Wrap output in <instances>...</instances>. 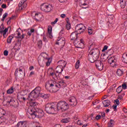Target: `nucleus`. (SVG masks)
<instances>
[{"instance_id": "1", "label": "nucleus", "mask_w": 127, "mask_h": 127, "mask_svg": "<svg viewBox=\"0 0 127 127\" xmlns=\"http://www.w3.org/2000/svg\"><path fill=\"white\" fill-rule=\"evenodd\" d=\"M41 88L37 87L35 88L29 94L28 97V100L30 101L29 102L30 106L27 110V115L31 116L32 119H35L36 117L42 118L44 116V112L42 110L38 108L35 109L34 107L37 106V103L34 101V100L37 99L38 97H40V92Z\"/></svg>"}, {"instance_id": "2", "label": "nucleus", "mask_w": 127, "mask_h": 127, "mask_svg": "<svg viewBox=\"0 0 127 127\" xmlns=\"http://www.w3.org/2000/svg\"><path fill=\"white\" fill-rule=\"evenodd\" d=\"M69 106L65 101H60L57 104L52 103H48L45 106V110L48 114L56 115L58 111L65 112L69 110Z\"/></svg>"}, {"instance_id": "3", "label": "nucleus", "mask_w": 127, "mask_h": 127, "mask_svg": "<svg viewBox=\"0 0 127 127\" xmlns=\"http://www.w3.org/2000/svg\"><path fill=\"white\" fill-rule=\"evenodd\" d=\"M44 61L47 62L46 65L48 66L50 65V64H51V63L52 62V59H51V58H48V55H47L46 53H42L39 56L38 59V62L40 66H43V64H44L43 61Z\"/></svg>"}, {"instance_id": "4", "label": "nucleus", "mask_w": 127, "mask_h": 127, "mask_svg": "<svg viewBox=\"0 0 127 127\" xmlns=\"http://www.w3.org/2000/svg\"><path fill=\"white\" fill-rule=\"evenodd\" d=\"M45 87L46 89H50V92L52 93H56L59 91V83H57L53 80H51L46 83Z\"/></svg>"}, {"instance_id": "5", "label": "nucleus", "mask_w": 127, "mask_h": 127, "mask_svg": "<svg viewBox=\"0 0 127 127\" xmlns=\"http://www.w3.org/2000/svg\"><path fill=\"white\" fill-rule=\"evenodd\" d=\"M92 46H93V45H91L89 47V50H90L89 54L92 55L95 58V59H99V58L100 57V50L98 49H92Z\"/></svg>"}, {"instance_id": "6", "label": "nucleus", "mask_w": 127, "mask_h": 127, "mask_svg": "<svg viewBox=\"0 0 127 127\" xmlns=\"http://www.w3.org/2000/svg\"><path fill=\"white\" fill-rule=\"evenodd\" d=\"M41 10L45 12H50L53 9V6L50 4L44 3L40 6Z\"/></svg>"}, {"instance_id": "7", "label": "nucleus", "mask_w": 127, "mask_h": 127, "mask_svg": "<svg viewBox=\"0 0 127 127\" xmlns=\"http://www.w3.org/2000/svg\"><path fill=\"white\" fill-rule=\"evenodd\" d=\"M86 30V27L82 24H78L75 26L76 32H77L78 34H81L83 33Z\"/></svg>"}, {"instance_id": "8", "label": "nucleus", "mask_w": 127, "mask_h": 127, "mask_svg": "<svg viewBox=\"0 0 127 127\" xmlns=\"http://www.w3.org/2000/svg\"><path fill=\"white\" fill-rule=\"evenodd\" d=\"M74 44L77 48H83L84 46V43L83 42V39L78 40L76 39L74 41Z\"/></svg>"}, {"instance_id": "9", "label": "nucleus", "mask_w": 127, "mask_h": 127, "mask_svg": "<svg viewBox=\"0 0 127 127\" xmlns=\"http://www.w3.org/2000/svg\"><path fill=\"white\" fill-rule=\"evenodd\" d=\"M27 0H21L19 3L18 6L19 9L21 10H24L26 7H27V3H26Z\"/></svg>"}, {"instance_id": "10", "label": "nucleus", "mask_w": 127, "mask_h": 127, "mask_svg": "<svg viewBox=\"0 0 127 127\" xmlns=\"http://www.w3.org/2000/svg\"><path fill=\"white\" fill-rule=\"evenodd\" d=\"M34 17L35 20L36 21H38L39 22L43 21V20L44 19L43 15H42V14L41 13H36Z\"/></svg>"}, {"instance_id": "11", "label": "nucleus", "mask_w": 127, "mask_h": 127, "mask_svg": "<svg viewBox=\"0 0 127 127\" xmlns=\"http://www.w3.org/2000/svg\"><path fill=\"white\" fill-rule=\"evenodd\" d=\"M116 62H117V60L115 56H112L108 59V63L110 64L112 67H116Z\"/></svg>"}, {"instance_id": "12", "label": "nucleus", "mask_w": 127, "mask_h": 127, "mask_svg": "<svg viewBox=\"0 0 127 127\" xmlns=\"http://www.w3.org/2000/svg\"><path fill=\"white\" fill-rule=\"evenodd\" d=\"M27 94H28V90H25L22 91L21 92V95L18 96V99L20 101H24V102L25 101V98L22 96H25V95H27Z\"/></svg>"}, {"instance_id": "13", "label": "nucleus", "mask_w": 127, "mask_h": 127, "mask_svg": "<svg viewBox=\"0 0 127 127\" xmlns=\"http://www.w3.org/2000/svg\"><path fill=\"white\" fill-rule=\"evenodd\" d=\"M95 65L96 68H97L99 71H102V70L104 69V64H103V63L100 60L96 61L95 62Z\"/></svg>"}, {"instance_id": "14", "label": "nucleus", "mask_w": 127, "mask_h": 127, "mask_svg": "<svg viewBox=\"0 0 127 127\" xmlns=\"http://www.w3.org/2000/svg\"><path fill=\"white\" fill-rule=\"evenodd\" d=\"M17 126L18 127H29V123L27 121H21L17 124Z\"/></svg>"}, {"instance_id": "15", "label": "nucleus", "mask_w": 127, "mask_h": 127, "mask_svg": "<svg viewBox=\"0 0 127 127\" xmlns=\"http://www.w3.org/2000/svg\"><path fill=\"white\" fill-rule=\"evenodd\" d=\"M14 36L16 38H19L20 39H23V38H24V36H25V34H22L21 35V34H20V32H19V31L18 30H17L14 34Z\"/></svg>"}, {"instance_id": "16", "label": "nucleus", "mask_w": 127, "mask_h": 127, "mask_svg": "<svg viewBox=\"0 0 127 127\" xmlns=\"http://www.w3.org/2000/svg\"><path fill=\"white\" fill-rule=\"evenodd\" d=\"M65 38L62 37L59 38L56 43V44H58V45H61V46H64L65 45Z\"/></svg>"}, {"instance_id": "17", "label": "nucleus", "mask_w": 127, "mask_h": 127, "mask_svg": "<svg viewBox=\"0 0 127 127\" xmlns=\"http://www.w3.org/2000/svg\"><path fill=\"white\" fill-rule=\"evenodd\" d=\"M69 103L70 106L72 107H75L77 105V100L75 97H71L69 100Z\"/></svg>"}, {"instance_id": "18", "label": "nucleus", "mask_w": 127, "mask_h": 127, "mask_svg": "<svg viewBox=\"0 0 127 127\" xmlns=\"http://www.w3.org/2000/svg\"><path fill=\"white\" fill-rule=\"evenodd\" d=\"M48 37L49 38H53V35L52 34V27L51 26H48Z\"/></svg>"}, {"instance_id": "19", "label": "nucleus", "mask_w": 127, "mask_h": 127, "mask_svg": "<svg viewBox=\"0 0 127 127\" xmlns=\"http://www.w3.org/2000/svg\"><path fill=\"white\" fill-rule=\"evenodd\" d=\"M88 58L89 61H90L91 63H94V62H95V61L98 60L97 59H96V58L94 57V56L90 55V54L88 55Z\"/></svg>"}, {"instance_id": "20", "label": "nucleus", "mask_w": 127, "mask_h": 127, "mask_svg": "<svg viewBox=\"0 0 127 127\" xmlns=\"http://www.w3.org/2000/svg\"><path fill=\"white\" fill-rule=\"evenodd\" d=\"M64 70V68H63L62 66L58 65L56 68V73H57L58 74H59V76H60V74H61V73L63 72Z\"/></svg>"}, {"instance_id": "21", "label": "nucleus", "mask_w": 127, "mask_h": 127, "mask_svg": "<svg viewBox=\"0 0 127 127\" xmlns=\"http://www.w3.org/2000/svg\"><path fill=\"white\" fill-rule=\"evenodd\" d=\"M58 64L59 66H60L61 67H63V68H65L66 67V65H67V63L65 61H60L58 62Z\"/></svg>"}, {"instance_id": "22", "label": "nucleus", "mask_w": 127, "mask_h": 127, "mask_svg": "<svg viewBox=\"0 0 127 127\" xmlns=\"http://www.w3.org/2000/svg\"><path fill=\"white\" fill-rule=\"evenodd\" d=\"M88 0H79V3L80 6L88 5Z\"/></svg>"}, {"instance_id": "23", "label": "nucleus", "mask_w": 127, "mask_h": 127, "mask_svg": "<svg viewBox=\"0 0 127 127\" xmlns=\"http://www.w3.org/2000/svg\"><path fill=\"white\" fill-rule=\"evenodd\" d=\"M77 35H78V32H77L76 31L72 32L70 35L71 40H74V39H77Z\"/></svg>"}, {"instance_id": "24", "label": "nucleus", "mask_w": 127, "mask_h": 127, "mask_svg": "<svg viewBox=\"0 0 127 127\" xmlns=\"http://www.w3.org/2000/svg\"><path fill=\"white\" fill-rule=\"evenodd\" d=\"M7 99L9 100V101H7V104H9L10 106H13V104H14L15 102L13 98L11 97H8Z\"/></svg>"}, {"instance_id": "25", "label": "nucleus", "mask_w": 127, "mask_h": 127, "mask_svg": "<svg viewBox=\"0 0 127 127\" xmlns=\"http://www.w3.org/2000/svg\"><path fill=\"white\" fill-rule=\"evenodd\" d=\"M127 5V2L125 0H120V6L122 8H125Z\"/></svg>"}, {"instance_id": "26", "label": "nucleus", "mask_w": 127, "mask_h": 127, "mask_svg": "<svg viewBox=\"0 0 127 127\" xmlns=\"http://www.w3.org/2000/svg\"><path fill=\"white\" fill-rule=\"evenodd\" d=\"M61 122L62 123L67 124V123H69V122H71V119H70V118H65L62 120Z\"/></svg>"}, {"instance_id": "27", "label": "nucleus", "mask_w": 127, "mask_h": 127, "mask_svg": "<svg viewBox=\"0 0 127 127\" xmlns=\"http://www.w3.org/2000/svg\"><path fill=\"white\" fill-rule=\"evenodd\" d=\"M104 107H109L110 106V102L109 100H105L103 102Z\"/></svg>"}, {"instance_id": "28", "label": "nucleus", "mask_w": 127, "mask_h": 127, "mask_svg": "<svg viewBox=\"0 0 127 127\" xmlns=\"http://www.w3.org/2000/svg\"><path fill=\"white\" fill-rule=\"evenodd\" d=\"M58 74V73H54L53 72H51L50 73L51 76H52V77H53V79H54L55 80H56V79H57V76H59V77H60V76H59V74Z\"/></svg>"}, {"instance_id": "29", "label": "nucleus", "mask_w": 127, "mask_h": 127, "mask_svg": "<svg viewBox=\"0 0 127 127\" xmlns=\"http://www.w3.org/2000/svg\"><path fill=\"white\" fill-rule=\"evenodd\" d=\"M7 31H8V29L5 28L4 30L2 33H1V34H2L4 38L7 36V35L6 34Z\"/></svg>"}, {"instance_id": "30", "label": "nucleus", "mask_w": 127, "mask_h": 127, "mask_svg": "<svg viewBox=\"0 0 127 127\" xmlns=\"http://www.w3.org/2000/svg\"><path fill=\"white\" fill-rule=\"evenodd\" d=\"M115 126V121L113 120H110V123L108 124L109 127H114Z\"/></svg>"}, {"instance_id": "31", "label": "nucleus", "mask_w": 127, "mask_h": 127, "mask_svg": "<svg viewBox=\"0 0 127 127\" xmlns=\"http://www.w3.org/2000/svg\"><path fill=\"white\" fill-rule=\"evenodd\" d=\"M123 61L125 62V63H127V53H124L123 55Z\"/></svg>"}, {"instance_id": "32", "label": "nucleus", "mask_w": 127, "mask_h": 127, "mask_svg": "<svg viewBox=\"0 0 127 127\" xmlns=\"http://www.w3.org/2000/svg\"><path fill=\"white\" fill-rule=\"evenodd\" d=\"M14 92V90L13 89V87H11L10 88L8 89L7 90V94H12Z\"/></svg>"}, {"instance_id": "33", "label": "nucleus", "mask_w": 127, "mask_h": 127, "mask_svg": "<svg viewBox=\"0 0 127 127\" xmlns=\"http://www.w3.org/2000/svg\"><path fill=\"white\" fill-rule=\"evenodd\" d=\"M74 122L76 123L77 125H78V126H83V123L78 119L74 120Z\"/></svg>"}, {"instance_id": "34", "label": "nucleus", "mask_w": 127, "mask_h": 127, "mask_svg": "<svg viewBox=\"0 0 127 127\" xmlns=\"http://www.w3.org/2000/svg\"><path fill=\"white\" fill-rule=\"evenodd\" d=\"M87 29L88 31V34L89 35H92V34L94 33V30H93V29L91 28V27H89Z\"/></svg>"}, {"instance_id": "35", "label": "nucleus", "mask_w": 127, "mask_h": 127, "mask_svg": "<svg viewBox=\"0 0 127 127\" xmlns=\"http://www.w3.org/2000/svg\"><path fill=\"white\" fill-rule=\"evenodd\" d=\"M117 75L118 76H122L123 75V70L121 69H118L117 71Z\"/></svg>"}, {"instance_id": "36", "label": "nucleus", "mask_w": 127, "mask_h": 127, "mask_svg": "<svg viewBox=\"0 0 127 127\" xmlns=\"http://www.w3.org/2000/svg\"><path fill=\"white\" fill-rule=\"evenodd\" d=\"M13 38V36L11 35L7 39V43H11V41L12 40V39Z\"/></svg>"}, {"instance_id": "37", "label": "nucleus", "mask_w": 127, "mask_h": 127, "mask_svg": "<svg viewBox=\"0 0 127 127\" xmlns=\"http://www.w3.org/2000/svg\"><path fill=\"white\" fill-rule=\"evenodd\" d=\"M40 97L43 98V99H48V95L46 94H44L43 93H40Z\"/></svg>"}, {"instance_id": "38", "label": "nucleus", "mask_w": 127, "mask_h": 127, "mask_svg": "<svg viewBox=\"0 0 127 127\" xmlns=\"http://www.w3.org/2000/svg\"><path fill=\"white\" fill-rule=\"evenodd\" d=\"M33 32H34V29H29L28 31L27 34H28V35L30 36V35H31L32 34V33H33Z\"/></svg>"}, {"instance_id": "39", "label": "nucleus", "mask_w": 127, "mask_h": 127, "mask_svg": "<svg viewBox=\"0 0 127 127\" xmlns=\"http://www.w3.org/2000/svg\"><path fill=\"white\" fill-rule=\"evenodd\" d=\"M80 67V61L78 60L75 63V69H79Z\"/></svg>"}, {"instance_id": "40", "label": "nucleus", "mask_w": 127, "mask_h": 127, "mask_svg": "<svg viewBox=\"0 0 127 127\" xmlns=\"http://www.w3.org/2000/svg\"><path fill=\"white\" fill-rule=\"evenodd\" d=\"M123 91V88L122 86H119L117 89L116 91L118 93V94H120L122 91Z\"/></svg>"}, {"instance_id": "41", "label": "nucleus", "mask_w": 127, "mask_h": 127, "mask_svg": "<svg viewBox=\"0 0 127 127\" xmlns=\"http://www.w3.org/2000/svg\"><path fill=\"white\" fill-rule=\"evenodd\" d=\"M57 21H58V18H57L54 21L51 22V25L54 26V25L57 23Z\"/></svg>"}, {"instance_id": "42", "label": "nucleus", "mask_w": 127, "mask_h": 127, "mask_svg": "<svg viewBox=\"0 0 127 127\" xmlns=\"http://www.w3.org/2000/svg\"><path fill=\"white\" fill-rule=\"evenodd\" d=\"M6 16H7V13H5L4 14H3L2 18L1 19L2 21H3L4 20V19H5V17H6Z\"/></svg>"}, {"instance_id": "43", "label": "nucleus", "mask_w": 127, "mask_h": 127, "mask_svg": "<svg viewBox=\"0 0 127 127\" xmlns=\"http://www.w3.org/2000/svg\"><path fill=\"white\" fill-rule=\"evenodd\" d=\"M66 28L67 29V30H69V29H70L71 28V24H67L66 25Z\"/></svg>"}, {"instance_id": "44", "label": "nucleus", "mask_w": 127, "mask_h": 127, "mask_svg": "<svg viewBox=\"0 0 127 127\" xmlns=\"http://www.w3.org/2000/svg\"><path fill=\"white\" fill-rule=\"evenodd\" d=\"M13 49H14L15 50H19V48L17 47V44H15V46L13 47Z\"/></svg>"}, {"instance_id": "45", "label": "nucleus", "mask_w": 127, "mask_h": 127, "mask_svg": "<svg viewBox=\"0 0 127 127\" xmlns=\"http://www.w3.org/2000/svg\"><path fill=\"white\" fill-rule=\"evenodd\" d=\"M4 28L2 26L0 28V34L3 32V31L4 30Z\"/></svg>"}, {"instance_id": "46", "label": "nucleus", "mask_w": 127, "mask_h": 127, "mask_svg": "<svg viewBox=\"0 0 127 127\" xmlns=\"http://www.w3.org/2000/svg\"><path fill=\"white\" fill-rule=\"evenodd\" d=\"M124 96H125V94L119 95L118 96V99L119 100H123V98Z\"/></svg>"}, {"instance_id": "47", "label": "nucleus", "mask_w": 127, "mask_h": 127, "mask_svg": "<svg viewBox=\"0 0 127 127\" xmlns=\"http://www.w3.org/2000/svg\"><path fill=\"white\" fill-rule=\"evenodd\" d=\"M122 88L124 90H126V89H127V84H126V83H124L123 84H122Z\"/></svg>"}, {"instance_id": "48", "label": "nucleus", "mask_w": 127, "mask_h": 127, "mask_svg": "<svg viewBox=\"0 0 127 127\" xmlns=\"http://www.w3.org/2000/svg\"><path fill=\"white\" fill-rule=\"evenodd\" d=\"M115 103L117 106H119L120 105V100H119V99H116L115 100Z\"/></svg>"}, {"instance_id": "49", "label": "nucleus", "mask_w": 127, "mask_h": 127, "mask_svg": "<svg viewBox=\"0 0 127 127\" xmlns=\"http://www.w3.org/2000/svg\"><path fill=\"white\" fill-rule=\"evenodd\" d=\"M3 54L4 55V56H7V55H8V51H4L3 52Z\"/></svg>"}, {"instance_id": "50", "label": "nucleus", "mask_w": 127, "mask_h": 127, "mask_svg": "<svg viewBox=\"0 0 127 127\" xmlns=\"http://www.w3.org/2000/svg\"><path fill=\"white\" fill-rule=\"evenodd\" d=\"M108 49V46H105L102 50V52H104V51H106Z\"/></svg>"}, {"instance_id": "51", "label": "nucleus", "mask_w": 127, "mask_h": 127, "mask_svg": "<svg viewBox=\"0 0 127 127\" xmlns=\"http://www.w3.org/2000/svg\"><path fill=\"white\" fill-rule=\"evenodd\" d=\"M18 70L19 72H22V70H23V67H20L19 68H18Z\"/></svg>"}, {"instance_id": "52", "label": "nucleus", "mask_w": 127, "mask_h": 127, "mask_svg": "<svg viewBox=\"0 0 127 127\" xmlns=\"http://www.w3.org/2000/svg\"><path fill=\"white\" fill-rule=\"evenodd\" d=\"M61 17H62V18H65L66 17V14H62L61 15Z\"/></svg>"}, {"instance_id": "53", "label": "nucleus", "mask_w": 127, "mask_h": 127, "mask_svg": "<svg viewBox=\"0 0 127 127\" xmlns=\"http://www.w3.org/2000/svg\"><path fill=\"white\" fill-rule=\"evenodd\" d=\"M96 120H100V119H101V115H97L96 118H95Z\"/></svg>"}, {"instance_id": "54", "label": "nucleus", "mask_w": 127, "mask_h": 127, "mask_svg": "<svg viewBox=\"0 0 127 127\" xmlns=\"http://www.w3.org/2000/svg\"><path fill=\"white\" fill-rule=\"evenodd\" d=\"M43 41H45V42H47L48 41L47 39H46V37H45V36L43 37Z\"/></svg>"}, {"instance_id": "55", "label": "nucleus", "mask_w": 127, "mask_h": 127, "mask_svg": "<svg viewBox=\"0 0 127 127\" xmlns=\"http://www.w3.org/2000/svg\"><path fill=\"white\" fill-rule=\"evenodd\" d=\"M38 46H41V45L42 44V41H39L38 42Z\"/></svg>"}, {"instance_id": "56", "label": "nucleus", "mask_w": 127, "mask_h": 127, "mask_svg": "<svg viewBox=\"0 0 127 127\" xmlns=\"http://www.w3.org/2000/svg\"><path fill=\"white\" fill-rule=\"evenodd\" d=\"M101 116L103 118H104V117H106V113H105L104 112L101 113Z\"/></svg>"}, {"instance_id": "57", "label": "nucleus", "mask_w": 127, "mask_h": 127, "mask_svg": "<svg viewBox=\"0 0 127 127\" xmlns=\"http://www.w3.org/2000/svg\"><path fill=\"white\" fill-rule=\"evenodd\" d=\"M66 21L67 24H70V21L69 20V18H67L66 19Z\"/></svg>"}, {"instance_id": "58", "label": "nucleus", "mask_w": 127, "mask_h": 127, "mask_svg": "<svg viewBox=\"0 0 127 127\" xmlns=\"http://www.w3.org/2000/svg\"><path fill=\"white\" fill-rule=\"evenodd\" d=\"M117 105H114L113 106V108L114 111H117Z\"/></svg>"}, {"instance_id": "59", "label": "nucleus", "mask_w": 127, "mask_h": 127, "mask_svg": "<svg viewBox=\"0 0 127 127\" xmlns=\"http://www.w3.org/2000/svg\"><path fill=\"white\" fill-rule=\"evenodd\" d=\"M1 7H2V8H6V5L3 4L1 5Z\"/></svg>"}, {"instance_id": "60", "label": "nucleus", "mask_w": 127, "mask_h": 127, "mask_svg": "<svg viewBox=\"0 0 127 127\" xmlns=\"http://www.w3.org/2000/svg\"><path fill=\"white\" fill-rule=\"evenodd\" d=\"M1 112H2V114L3 115V114H4V110H3L2 109H0V112L1 113Z\"/></svg>"}, {"instance_id": "61", "label": "nucleus", "mask_w": 127, "mask_h": 127, "mask_svg": "<svg viewBox=\"0 0 127 127\" xmlns=\"http://www.w3.org/2000/svg\"><path fill=\"white\" fill-rule=\"evenodd\" d=\"M2 9L0 8V15H2Z\"/></svg>"}, {"instance_id": "62", "label": "nucleus", "mask_w": 127, "mask_h": 127, "mask_svg": "<svg viewBox=\"0 0 127 127\" xmlns=\"http://www.w3.org/2000/svg\"><path fill=\"white\" fill-rule=\"evenodd\" d=\"M64 79H69L70 78V76H65L64 77Z\"/></svg>"}, {"instance_id": "63", "label": "nucleus", "mask_w": 127, "mask_h": 127, "mask_svg": "<svg viewBox=\"0 0 127 127\" xmlns=\"http://www.w3.org/2000/svg\"><path fill=\"white\" fill-rule=\"evenodd\" d=\"M123 112H124V113H127V109H126V108H124L123 109Z\"/></svg>"}, {"instance_id": "64", "label": "nucleus", "mask_w": 127, "mask_h": 127, "mask_svg": "<svg viewBox=\"0 0 127 127\" xmlns=\"http://www.w3.org/2000/svg\"><path fill=\"white\" fill-rule=\"evenodd\" d=\"M34 68V67L33 66H31L29 67V70H30L31 71V70H33Z\"/></svg>"}]
</instances>
